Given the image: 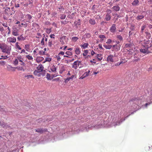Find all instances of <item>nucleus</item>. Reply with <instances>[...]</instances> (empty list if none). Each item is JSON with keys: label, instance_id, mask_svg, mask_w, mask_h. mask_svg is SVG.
Masks as SVG:
<instances>
[{"label": "nucleus", "instance_id": "nucleus-7", "mask_svg": "<svg viewBox=\"0 0 152 152\" xmlns=\"http://www.w3.org/2000/svg\"><path fill=\"white\" fill-rule=\"evenodd\" d=\"M113 57V55L111 54L107 58V61L108 62H114Z\"/></svg>", "mask_w": 152, "mask_h": 152}, {"label": "nucleus", "instance_id": "nucleus-13", "mask_svg": "<svg viewBox=\"0 0 152 152\" xmlns=\"http://www.w3.org/2000/svg\"><path fill=\"white\" fill-rule=\"evenodd\" d=\"M116 30V28L115 27V25L113 24L112 25V26L110 28V31L112 33L114 32Z\"/></svg>", "mask_w": 152, "mask_h": 152}, {"label": "nucleus", "instance_id": "nucleus-28", "mask_svg": "<svg viewBox=\"0 0 152 152\" xmlns=\"http://www.w3.org/2000/svg\"><path fill=\"white\" fill-rule=\"evenodd\" d=\"M50 70L53 72H56V68L54 66H53L51 67Z\"/></svg>", "mask_w": 152, "mask_h": 152}, {"label": "nucleus", "instance_id": "nucleus-9", "mask_svg": "<svg viewBox=\"0 0 152 152\" xmlns=\"http://www.w3.org/2000/svg\"><path fill=\"white\" fill-rule=\"evenodd\" d=\"M75 51L76 54L79 55L81 53V49L79 47L77 46L75 48Z\"/></svg>", "mask_w": 152, "mask_h": 152}, {"label": "nucleus", "instance_id": "nucleus-64", "mask_svg": "<svg viewBox=\"0 0 152 152\" xmlns=\"http://www.w3.org/2000/svg\"><path fill=\"white\" fill-rule=\"evenodd\" d=\"M54 36L55 35L53 34H50V38H55Z\"/></svg>", "mask_w": 152, "mask_h": 152}, {"label": "nucleus", "instance_id": "nucleus-18", "mask_svg": "<svg viewBox=\"0 0 152 152\" xmlns=\"http://www.w3.org/2000/svg\"><path fill=\"white\" fill-rule=\"evenodd\" d=\"M60 73H62L65 70V68L64 66L61 65L60 66Z\"/></svg>", "mask_w": 152, "mask_h": 152}, {"label": "nucleus", "instance_id": "nucleus-38", "mask_svg": "<svg viewBox=\"0 0 152 152\" xmlns=\"http://www.w3.org/2000/svg\"><path fill=\"white\" fill-rule=\"evenodd\" d=\"M18 61L17 59V58H16L14 61H13V64L15 65H17L18 64Z\"/></svg>", "mask_w": 152, "mask_h": 152}, {"label": "nucleus", "instance_id": "nucleus-61", "mask_svg": "<svg viewBox=\"0 0 152 152\" xmlns=\"http://www.w3.org/2000/svg\"><path fill=\"white\" fill-rule=\"evenodd\" d=\"M27 53L26 52L25 50L24 49H23L21 50V51L20 52V53Z\"/></svg>", "mask_w": 152, "mask_h": 152}, {"label": "nucleus", "instance_id": "nucleus-33", "mask_svg": "<svg viewBox=\"0 0 152 152\" xmlns=\"http://www.w3.org/2000/svg\"><path fill=\"white\" fill-rule=\"evenodd\" d=\"M132 46V44L131 43H126L125 44V47L126 48H128L131 47Z\"/></svg>", "mask_w": 152, "mask_h": 152}, {"label": "nucleus", "instance_id": "nucleus-14", "mask_svg": "<svg viewBox=\"0 0 152 152\" xmlns=\"http://www.w3.org/2000/svg\"><path fill=\"white\" fill-rule=\"evenodd\" d=\"M99 37L101 39L100 42H102L104 41L105 40L106 38V37L103 35H100L99 36Z\"/></svg>", "mask_w": 152, "mask_h": 152}, {"label": "nucleus", "instance_id": "nucleus-17", "mask_svg": "<svg viewBox=\"0 0 152 152\" xmlns=\"http://www.w3.org/2000/svg\"><path fill=\"white\" fill-rule=\"evenodd\" d=\"M88 45V43H84L83 45H81L80 46L82 48L84 49L87 48Z\"/></svg>", "mask_w": 152, "mask_h": 152}, {"label": "nucleus", "instance_id": "nucleus-29", "mask_svg": "<svg viewBox=\"0 0 152 152\" xmlns=\"http://www.w3.org/2000/svg\"><path fill=\"white\" fill-rule=\"evenodd\" d=\"M139 3V1L138 0H134L132 3V4L133 6H137Z\"/></svg>", "mask_w": 152, "mask_h": 152}, {"label": "nucleus", "instance_id": "nucleus-35", "mask_svg": "<svg viewBox=\"0 0 152 152\" xmlns=\"http://www.w3.org/2000/svg\"><path fill=\"white\" fill-rule=\"evenodd\" d=\"M127 61L125 59H121L120 60V63H121V64H124Z\"/></svg>", "mask_w": 152, "mask_h": 152}, {"label": "nucleus", "instance_id": "nucleus-46", "mask_svg": "<svg viewBox=\"0 0 152 152\" xmlns=\"http://www.w3.org/2000/svg\"><path fill=\"white\" fill-rule=\"evenodd\" d=\"M65 54H66L68 56H72V53L71 52L69 51H66V52L65 53Z\"/></svg>", "mask_w": 152, "mask_h": 152}, {"label": "nucleus", "instance_id": "nucleus-42", "mask_svg": "<svg viewBox=\"0 0 152 152\" xmlns=\"http://www.w3.org/2000/svg\"><path fill=\"white\" fill-rule=\"evenodd\" d=\"M117 37L118 39L120 40L121 41H122L123 38L121 35H117Z\"/></svg>", "mask_w": 152, "mask_h": 152}, {"label": "nucleus", "instance_id": "nucleus-24", "mask_svg": "<svg viewBox=\"0 0 152 152\" xmlns=\"http://www.w3.org/2000/svg\"><path fill=\"white\" fill-rule=\"evenodd\" d=\"M89 23L91 25H94L96 24V22L94 19H91L89 20Z\"/></svg>", "mask_w": 152, "mask_h": 152}, {"label": "nucleus", "instance_id": "nucleus-19", "mask_svg": "<svg viewBox=\"0 0 152 152\" xmlns=\"http://www.w3.org/2000/svg\"><path fill=\"white\" fill-rule=\"evenodd\" d=\"M111 19L110 15L107 13L106 15L105 16V19L107 21L110 20Z\"/></svg>", "mask_w": 152, "mask_h": 152}, {"label": "nucleus", "instance_id": "nucleus-34", "mask_svg": "<svg viewBox=\"0 0 152 152\" xmlns=\"http://www.w3.org/2000/svg\"><path fill=\"white\" fill-rule=\"evenodd\" d=\"M104 47L106 49H110L111 48L112 46L111 45H104Z\"/></svg>", "mask_w": 152, "mask_h": 152}, {"label": "nucleus", "instance_id": "nucleus-43", "mask_svg": "<svg viewBox=\"0 0 152 152\" xmlns=\"http://www.w3.org/2000/svg\"><path fill=\"white\" fill-rule=\"evenodd\" d=\"M66 15L65 14H62L61 15L60 19H64L66 17Z\"/></svg>", "mask_w": 152, "mask_h": 152}, {"label": "nucleus", "instance_id": "nucleus-36", "mask_svg": "<svg viewBox=\"0 0 152 152\" xmlns=\"http://www.w3.org/2000/svg\"><path fill=\"white\" fill-rule=\"evenodd\" d=\"M78 39V38L77 37H72V41L74 42H76Z\"/></svg>", "mask_w": 152, "mask_h": 152}, {"label": "nucleus", "instance_id": "nucleus-31", "mask_svg": "<svg viewBox=\"0 0 152 152\" xmlns=\"http://www.w3.org/2000/svg\"><path fill=\"white\" fill-rule=\"evenodd\" d=\"M144 18V16L142 15H138L136 18V19L138 20L143 19Z\"/></svg>", "mask_w": 152, "mask_h": 152}, {"label": "nucleus", "instance_id": "nucleus-60", "mask_svg": "<svg viewBox=\"0 0 152 152\" xmlns=\"http://www.w3.org/2000/svg\"><path fill=\"white\" fill-rule=\"evenodd\" d=\"M151 102H148V103H146L144 105L146 107H147L148 105H150L151 104Z\"/></svg>", "mask_w": 152, "mask_h": 152}, {"label": "nucleus", "instance_id": "nucleus-6", "mask_svg": "<svg viewBox=\"0 0 152 152\" xmlns=\"http://www.w3.org/2000/svg\"><path fill=\"white\" fill-rule=\"evenodd\" d=\"M18 31V30L17 28H13V30L12 32V35L15 36H18L19 35Z\"/></svg>", "mask_w": 152, "mask_h": 152}, {"label": "nucleus", "instance_id": "nucleus-47", "mask_svg": "<svg viewBox=\"0 0 152 152\" xmlns=\"http://www.w3.org/2000/svg\"><path fill=\"white\" fill-rule=\"evenodd\" d=\"M45 36L44 35L43 36V38L42 39L41 43V45H44V40H45Z\"/></svg>", "mask_w": 152, "mask_h": 152}, {"label": "nucleus", "instance_id": "nucleus-2", "mask_svg": "<svg viewBox=\"0 0 152 152\" xmlns=\"http://www.w3.org/2000/svg\"><path fill=\"white\" fill-rule=\"evenodd\" d=\"M0 48L2 52L7 54L8 55H10L12 50L11 46L7 45L4 43H1Z\"/></svg>", "mask_w": 152, "mask_h": 152}, {"label": "nucleus", "instance_id": "nucleus-63", "mask_svg": "<svg viewBox=\"0 0 152 152\" xmlns=\"http://www.w3.org/2000/svg\"><path fill=\"white\" fill-rule=\"evenodd\" d=\"M107 13L108 14V13L110 14L111 12V11L110 9H108L107 10Z\"/></svg>", "mask_w": 152, "mask_h": 152}, {"label": "nucleus", "instance_id": "nucleus-41", "mask_svg": "<svg viewBox=\"0 0 152 152\" xmlns=\"http://www.w3.org/2000/svg\"><path fill=\"white\" fill-rule=\"evenodd\" d=\"M88 53V50H84V53H83V56H86Z\"/></svg>", "mask_w": 152, "mask_h": 152}, {"label": "nucleus", "instance_id": "nucleus-16", "mask_svg": "<svg viewBox=\"0 0 152 152\" xmlns=\"http://www.w3.org/2000/svg\"><path fill=\"white\" fill-rule=\"evenodd\" d=\"M114 10L116 11H118L120 10V7L118 5L113 6L112 8Z\"/></svg>", "mask_w": 152, "mask_h": 152}, {"label": "nucleus", "instance_id": "nucleus-58", "mask_svg": "<svg viewBox=\"0 0 152 152\" xmlns=\"http://www.w3.org/2000/svg\"><path fill=\"white\" fill-rule=\"evenodd\" d=\"M146 37L150 39L151 37V34L150 33H148Z\"/></svg>", "mask_w": 152, "mask_h": 152}, {"label": "nucleus", "instance_id": "nucleus-49", "mask_svg": "<svg viewBox=\"0 0 152 152\" xmlns=\"http://www.w3.org/2000/svg\"><path fill=\"white\" fill-rule=\"evenodd\" d=\"M146 26L145 25H143L141 27V32L142 33H143V31L144 30L145 28L146 27Z\"/></svg>", "mask_w": 152, "mask_h": 152}, {"label": "nucleus", "instance_id": "nucleus-52", "mask_svg": "<svg viewBox=\"0 0 152 152\" xmlns=\"http://www.w3.org/2000/svg\"><path fill=\"white\" fill-rule=\"evenodd\" d=\"M61 24H67L68 23V21H66V20H64V21H62L61 22Z\"/></svg>", "mask_w": 152, "mask_h": 152}, {"label": "nucleus", "instance_id": "nucleus-22", "mask_svg": "<svg viewBox=\"0 0 152 152\" xmlns=\"http://www.w3.org/2000/svg\"><path fill=\"white\" fill-rule=\"evenodd\" d=\"M0 126H1L3 128L5 127L7 128L8 127V126L7 125V124L6 123L3 122H1V124Z\"/></svg>", "mask_w": 152, "mask_h": 152}, {"label": "nucleus", "instance_id": "nucleus-1", "mask_svg": "<svg viewBox=\"0 0 152 152\" xmlns=\"http://www.w3.org/2000/svg\"><path fill=\"white\" fill-rule=\"evenodd\" d=\"M150 40H144L140 42L142 45L140 51L144 54H148L152 51V45H151Z\"/></svg>", "mask_w": 152, "mask_h": 152}, {"label": "nucleus", "instance_id": "nucleus-45", "mask_svg": "<svg viewBox=\"0 0 152 152\" xmlns=\"http://www.w3.org/2000/svg\"><path fill=\"white\" fill-rule=\"evenodd\" d=\"M25 48L27 51L29 49V45L28 44H26L25 45Z\"/></svg>", "mask_w": 152, "mask_h": 152}, {"label": "nucleus", "instance_id": "nucleus-12", "mask_svg": "<svg viewBox=\"0 0 152 152\" xmlns=\"http://www.w3.org/2000/svg\"><path fill=\"white\" fill-rule=\"evenodd\" d=\"M37 70L41 72L43 71L44 67L42 65L40 64L37 67Z\"/></svg>", "mask_w": 152, "mask_h": 152}, {"label": "nucleus", "instance_id": "nucleus-50", "mask_svg": "<svg viewBox=\"0 0 152 152\" xmlns=\"http://www.w3.org/2000/svg\"><path fill=\"white\" fill-rule=\"evenodd\" d=\"M52 40H49L48 42V45L50 47H51L52 45Z\"/></svg>", "mask_w": 152, "mask_h": 152}, {"label": "nucleus", "instance_id": "nucleus-5", "mask_svg": "<svg viewBox=\"0 0 152 152\" xmlns=\"http://www.w3.org/2000/svg\"><path fill=\"white\" fill-rule=\"evenodd\" d=\"M7 41L10 43H15L16 41V38L14 37H9L7 38Z\"/></svg>", "mask_w": 152, "mask_h": 152}, {"label": "nucleus", "instance_id": "nucleus-11", "mask_svg": "<svg viewBox=\"0 0 152 152\" xmlns=\"http://www.w3.org/2000/svg\"><path fill=\"white\" fill-rule=\"evenodd\" d=\"M35 131H36V132L40 133H42L44 132L47 131V129H35Z\"/></svg>", "mask_w": 152, "mask_h": 152}, {"label": "nucleus", "instance_id": "nucleus-56", "mask_svg": "<svg viewBox=\"0 0 152 152\" xmlns=\"http://www.w3.org/2000/svg\"><path fill=\"white\" fill-rule=\"evenodd\" d=\"M6 26V27H7V28L8 30V31L7 34L9 35V34H10L11 33L10 29L9 26Z\"/></svg>", "mask_w": 152, "mask_h": 152}, {"label": "nucleus", "instance_id": "nucleus-40", "mask_svg": "<svg viewBox=\"0 0 152 152\" xmlns=\"http://www.w3.org/2000/svg\"><path fill=\"white\" fill-rule=\"evenodd\" d=\"M26 17L27 19L30 20L32 18V16L30 14H27L26 15Z\"/></svg>", "mask_w": 152, "mask_h": 152}, {"label": "nucleus", "instance_id": "nucleus-26", "mask_svg": "<svg viewBox=\"0 0 152 152\" xmlns=\"http://www.w3.org/2000/svg\"><path fill=\"white\" fill-rule=\"evenodd\" d=\"M74 24L75 26L77 27V26H79L80 25V19L78 20L77 21H76L74 22Z\"/></svg>", "mask_w": 152, "mask_h": 152}, {"label": "nucleus", "instance_id": "nucleus-51", "mask_svg": "<svg viewBox=\"0 0 152 152\" xmlns=\"http://www.w3.org/2000/svg\"><path fill=\"white\" fill-rule=\"evenodd\" d=\"M50 74L48 73H47L46 75V78L48 80H50L51 79L50 78Z\"/></svg>", "mask_w": 152, "mask_h": 152}, {"label": "nucleus", "instance_id": "nucleus-27", "mask_svg": "<svg viewBox=\"0 0 152 152\" xmlns=\"http://www.w3.org/2000/svg\"><path fill=\"white\" fill-rule=\"evenodd\" d=\"M18 44L19 43L18 42H16L15 44V47L16 48V49H17L18 50H21V48L19 46Z\"/></svg>", "mask_w": 152, "mask_h": 152}, {"label": "nucleus", "instance_id": "nucleus-3", "mask_svg": "<svg viewBox=\"0 0 152 152\" xmlns=\"http://www.w3.org/2000/svg\"><path fill=\"white\" fill-rule=\"evenodd\" d=\"M130 104L132 106L136 107L141 104L142 99L140 97H133L129 101Z\"/></svg>", "mask_w": 152, "mask_h": 152}, {"label": "nucleus", "instance_id": "nucleus-59", "mask_svg": "<svg viewBox=\"0 0 152 152\" xmlns=\"http://www.w3.org/2000/svg\"><path fill=\"white\" fill-rule=\"evenodd\" d=\"M70 79L69 77H68L65 80V82L66 83H67Z\"/></svg>", "mask_w": 152, "mask_h": 152}, {"label": "nucleus", "instance_id": "nucleus-15", "mask_svg": "<svg viewBox=\"0 0 152 152\" xmlns=\"http://www.w3.org/2000/svg\"><path fill=\"white\" fill-rule=\"evenodd\" d=\"M44 59V58L42 57H37L36 58V61L37 63H39L42 61Z\"/></svg>", "mask_w": 152, "mask_h": 152}, {"label": "nucleus", "instance_id": "nucleus-48", "mask_svg": "<svg viewBox=\"0 0 152 152\" xmlns=\"http://www.w3.org/2000/svg\"><path fill=\"white\" fill-rule=\"evenodd\" d=\"M40 72L37 70H36L33 73L34 75H37V74Z\"/></svg>", "mask_w": 152, "mask_h": 152}, {"label": "nucleus", "instance_id": "nucleus-25", "mask_svg": "<svg viewBox=\"0 0 152 152\" xmlns=\"http://www.w3.org/2000/svg\"><path fill=\"white\" fill-rule=\"evenodd\" d=\"M97 59L99 61L101 60L103 58L102 55L101 54H98L97 55Z\"/></svg>", "mask_w": 152, "mask_h": 152}, {"label": "nucleus", "instance_id": "nucleus-10", "mask_svg": "<svg viewBox=\"0 0 152 152\" xmlns=\"http://www.w3.org/2000/svg\"><path fill=\"white\" fill-rule=\"evenodd\" d=\"M120 46L117 45H115L113 46V50L118 51L120 49Z\"/></svg>", "mask_w": 152, "mask_h": 152}, {"label": "nucleus", "instance_id": "nucleus-62", "mask_svg": "<svg viewBox=\"0 0 152 152\" xmlns=\"http://www.w3.org/2000/svg\"><path fill=\"white\" fill-rule=\"evenodd\" d=\"M131 29L132 30H134L135 29V27L134 26L132 25L130 27Z\"/></svg>", "mask_w": 152, "mask_h": 152}, {"label": "nucleus", "instance_id": "nucleus-23", "mask_svg": "<svg viewBox=\"0 0 152 152\" xmlns=\"http://www.w3.org/2000/svg\"><path fill=\"white\" fill-rule=\"evenodd\" d=\"M17 39L19 41L24 40L25 39V37H24L22 35L17 37Z\"/></svg>", "mask_w": 152, "mask_h": 152}, {"label": "nucleus", "instance_id": "nucleus-32", "mask_svg": "<svg viewBox=\"0 0 152 152\" xmlns=\"http://www.w3.org/2000/svg\"><path fill=\"white\" fill-rule=\"evenodd\" d=\"M61 57L62 56H61L59 55V54H58L57 56H56L55 58L58 61H58H60L61 59Z\"/></svg>", "mask_w": 152, "mask_h": 152}, {"label": "nucleus", "instance_id": "nucleus-57", "mask_svg": "<svg viewBox=\"0 0 152 152\" xmlns=\"http://www.w3.org/2000/svg\"><path fill=\"white\" fill-rule=\"evenodd\" d=\"M83 76H84L85 77L89 75V74H88V72H85L83 74Z\"/></svg>", "mask_w": 152, "mask_h": 152}, {"label": "nucleus", "instance_id": "nucleus-8", "mask_svg": "<svg viewBox=\"0 0 152 152\" xmlns=\"http://www.w3.org/2000/svg\"><path fill=\"white\" fill-rule=\"evenodd\" d=\"M17 58L20 62H21V63L20 64L21 65L24 66L25 65V63L23 62V59L22 58L21 56H20L17 57Z\"/></svg>", "mask_w": 152, "mask_h": 152}, {"label": "nucleus", "instance_id": "nucleus-4", "mask_svg": "<svg viewBox=\"0 0 152 152\" xmlns=\"http://www.w3.org/2000/svg\"><path fill=\"white\" fill-rule=\"evenodd\" d=\"M81 63V61L78 60L74 62L72 66V67L74 69H76L77 68V67L79 66L80 64Z\"/></svg>", "mask_w": 152, "mask_h": 152}, {"label": "nucleus", "instance_id": "nucleus-44", "mask_svg": "<svg viewBox=\"0 0 152 152\" xmlns=\"http://www.w3.org/2000/svg\"><path fill=\"white\" fill-rule=\"evenodd\" d=\"M0 110L1 112H5V109L4 107L0 106Z\"/></svg>", "mask_w": 152, "mask_h": 152}, {"label": "nucleus", "instance_id": "nucleus-37", "mask_svg": "<svg viewBox=\"0 0 152 152\" xmlns=\"http://www.w3.org/2000/svg\"><path fill=\"white\" fill-rule=\"evenodd\" d=\"M45 61L43 62L44 63L45 62H47V61H48V62L50 61H51V58H50L47 57L45 58Z\"/></svg>", "mask_w": 152, "mask_h": 152}, {"label": "nucleus", "instance_id": "nucleus-53", "mask_svg": "<svg viewBox=\"0 0 152 152\" xmlns=\"http://www.w3.org/2000/svg\"><path fill=\"white\" fill-rule=\"evenodd\" d=\"M41 75L42 76H44L45 75V71L43 70L41 72H40Z\"/></svg>", "mask_w": 152, "mask_h": 152}, {"label": "nucleus", "instance_id": "nucleus-39", "mask_svg": "<svg viewBox=\"0 0 152 152\" xmlns=\"http://www.w3.org/2000/svg\"><path fill=\"white\" fill-rule=\"evenodd\" d=\"M26 57L29 60H32L33 59L32 57L29 55H27Z\"/></svg>", "mask_w": 152, "mask_h": 152}, {"label": "nucleus", "instance_id": "nucleus-54", "mask_svg": "<svg viewBox=\"0 0 152 152\" xmlns=\"http://www.w3.org/2000/svg\"><path fill=\"white\" fill-rule=\"evenodd\" d=\"M112 42V40L111 39H108L107 41L106 42V43L107 44H110Z\"/></svg>", "mask_w": 152, "mask_h": 152}, {"label": "nucleus", "instance_id": "nucleus-21", "mask_svg": "<svg viewBox=\"0 0 152 152\" xmlns=\"http://www.w3.org/2000/svg\"><path fill=\"white\" fill-rule=\"evenodd\" d=\"M11 68H16L18 70L21 71V70H23V71H24V69H23V68L21 66H18L16 67H12L11 66H10Z\"/></svg>", "mask_w": 152, "mask_h": 152}, {"label": "nucleus", "instance_id": "nucleus-30", "mask_svg": "<svg viewBox=\"0 0 152 152\" xmlns=\"http://www.w3.org/2000/svg\"><path fill=\"white\" fill-rule=\"evenodd\" d=\"M147 101L151 102V103H152V95L148 96L147 98Z\"/></svg>", "mask_w": 152, "mask_h": 152}, {"label": "nucleus", "instance_id": "nucleus-20", "mask_svg": "<svg viewBox=\"0 0 152 152\" xmlns=\"http://www.w3.org/2000/svg\"><path fill=\"white\" fill-rule=\"evenodd\" d=\"M24 77L27 79H28L30 78L34 79V76L32 75H25L24 76Z\"/></svg>", "mask_w": 152, "mask_h": 152}, {"label": "nucleus", "instance_id": "nucleus-55", "mask_svg": "<svg viewBox=\"0 0 152 152\" xmlns=\"http://www.w3.org/2000/svg\"><path fill=\"white\" fill-rule=\"evenodd\" d=\"M64 54V52L63 51H61L60 53H59L58 54L59 55L61 56H63Z\"/></svg>", "mask_w": 152, "mask_h": 152}]
</instances>
